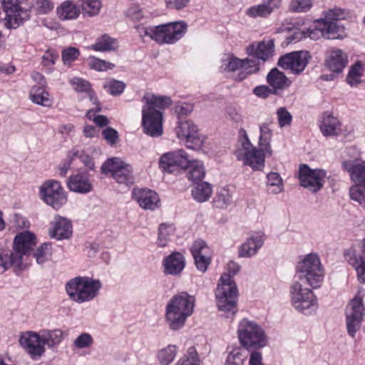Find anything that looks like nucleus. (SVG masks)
<instances>
[{
	"instance_id": "3",
	"label": "nucleus",
	"mask_w": 365,
	"mask_h": 365,
	"mask_svg": "<svg viewBox=\"0 0 365 365\" xmlns=\"http://www.w3.org/2000/svg\"><path fill=\"white\" fill-rule=\"evenodd\" d=\"M240 270V266L230 262L227 264V273H224L219 281L215 290L216 304L220 312L227 314V317H233L237 312L238 289L232 279L233 276Z\"/></svg>"
},
{
	"instance_id": "9",
	"label": "nucleus",
	"mask_w": 365,
	"mask_h": 365,
	"mask_svg": "<svg viewBox=\"0 0 365 365\" xmlns=\"http://www.w3.org/2000/svg\"><path fill=\"white\" fill-rule=\"evenodd\" d=\"M342 167L354 183L349 190L351 199L365 209V161L346 160Z\"/></svg>"
},
{
	"instance_id": "48",
	"label": "nucleus",
	"mask_w": 365,
	"mask_h": 365,
	"mask_svg": "<svg viewBox=\"0 0 365 365\" xmlns=\"http://www.w3.org/2000/svg\"><path fill=\"white\" fill-rule=\"evenodd\" d=\"M88 66L91 68L98 71L111 70L115 67L113 63L101 60L94 56H91L88 58Z\"/></svg>"
},
{
	"instance_id": "16",
	"label": "nucleus",
	"mask_w": 365,
	"mask_h": 365,
	"mask_svg": "<svg viewBox=\"0 0 365 365\" xmlns=\"http://www.w3.org/2000/svg\"><path fill=\"white\" fill-rule=\"evenodd\" d=\"M176 134L179 139L185 140L192 145L188 148L201 149L206 138L199 134L197 126L190 120L180 121L176 128Z\"/></svg>"
},
{
	"instance_id": "56",
	"label": "nucleus",
	"mask_w": 365,
	"mask_h": 365,
	"mask_svg": "<svg viewBox=\"0 0 365 365\" xmlns=\"http://www.w3.org/2000/svg\"><path fill=\"white\" fill-rule=\"evenodd\" d=\"M316 26L314 29H307L306 38H309L312 40H318L323 37L325 38V34L324 32L323 24L321 22H315Z\"/></svg>"
},
{
	"instance_id": "27",
	"label": "nucleus",
	"mask_w": 365,
	"mask_h": 365,
	"mask_svg": "<svg viewBox=\"0 0 365 365\" xmlns=\"http://www.w3.org/2000/svg\"><path fill=\"white\" fill-rule=\"evenodd\" d=\"M68 186L70 190L78 193H88L92 191L93 185L86 175L78 173L68 178Z\"/></svg>"
},
{
	"instance_id": "54",
	"label": "nucleus",
	"mask_w": 365,
	"mask_h": 365,
	"mask_svg": "<svg viewBox=\"0 0 365 365\" xmlns=\"http://www.w3.org/2000/svg\"><path fill=\"white\" fill-rule=\"evenodd\" d=\"M93 343V339L88 333L81 334L74 341L73 345L78 349L90 347Z\"/></svg>"
},
{
	"instance_id": "58",
	"label": "nucleus",
	"mask_w": 365,
	"mask_h": 365,
	"mask_svg": "<svg viewBox=\"0 0 365 365\" xmlns=\"http://www.w3.org/2000/svg\"><path fill=\"white\" fill-rule=\"evenodd\" d=\"M197 269L205 272L210 264V255H202L193 257Z\"/></svg>"
},
{
	"instance_id": "25",
	"label": "nucleus",
	"mask_w": 365,
	"mask_h": 365,
	"mask_svg": "<svg viewBox=\"0 0 365 365\" xmlns=\"http://www.w3.org/2000/svg\"><path fill=\"white\" fill-rule=\"evenodd\" d=\"M346 55L340 49H334L327 53L325 66L334 73H341L347 63Z\"/></svg>"
},
{
	"instance_id": "47",
	"label": "nucleus",
	"mask_w": 365,
	"mask_h": 365,
	"mask_svg": "<svg viewBox=\"0 0 365 365\" xmlns=\"http://www.w3.org/2000/svg\"><path fill=\"white\" fill-rule=\"evenodd\" d=\"M200 361L194 347L188 349L187 354L180 358L175 365H200Z\"/></svg>"
},
{
	"instance_id": "11",
	"label": "nucleus",
	"mask_w": 365,
	"mask_h": 365,
	"mask_svg": "<svg viewBox=\"0 0 365 365\" xmlns=\"http://www.w3.org/2000/svg\"><path fill=\"white\" fill-rule=\"evenodd\" d=\"M223 62L225 70L235 73L232 78L237 81H243L249 75L259 70V63L248 58L240 59L233 55H228Z\"/></svg>"
},
{
	"instance_id": "32",
	"label": "nucleus",
	"mask_w": 365,
	"mask_h": 365,
	"mask_svg": "<svg viewBox=\"0 0 365 365\" xmlns=\"http://www.w3.org/2000/svg\"><path fill=\"white\" fill-rule=\"evenodd\" d=\"M212 186L207 182H197L192 189V197L200 203L207 201L212 196Z\"/></svg>"
},
{
	"instance_id": "61",
	"label": "nucleus",
	"mask_w": 365,
	"mask_h": 365,
	"mask_svg": "<svg viewBox=\"0 0 365 365\" xmlns=\"http://www.w3.org/2000/svg\"><path fill=\"white\" fill-rule=\"evenodd\" d=\"M58 58V54L53 50L48 49L42 56V63L45 66L55 64Z\"/></svg>"
},
{
	"instance_id": "24",
	"label": "nucleus",
	"mask_w": 365,
	"mask_h": 365,
	"mask_svg": "<svg viewBox=\"0 0 365 365\" xmlns=\"http://www.w3.org/2000/svg\"><path fill=\"white\" fill-rule=\"evenodd\" d=\"M163 264L165 274L178 275L185 267V259L182 253L174 252L163 259Z\"/></svg>"
},
{
	"instance_id": "10",
	"label": "nucleus",
	"mask_w": 365,
	"mask_h": 365,
	"mask_svg": "<svg viewBox=\"0 0 365 365\" xmlns=\"http://www.w3.org/2000/svg\"><path fill=\"white\" fill-rule=\"evenodd\" d=\"M364 316L363 295L361 292H358L346 308V324L349 336H355L356 333L361 329Z\"/></svg>"
},
{
	"instance_id": "22",
	"label": "nucleus",
	"mask_w": 365,
	"mask_h": 365,
	"mask_svg": "<svg viewBox=\"0 0 365 365\" xmlns=\"http://www.w3.org/2000/svg\"><path fill=\"white\" fill-rule=\"evenodd\" d=\"M265 235L262 232L252 233L238 248V256L250 258L256 255L262 247Z\"/></svg>"
},
{
	"instance_id": "37",
	"label": "nucleus",
	"mask_w": 365,
	"mask_h": 365,
	"mask_svg": "<svg viewBox=\"0 0 365 365\" xmlns=\"http://www.w3.org/2000/svg\"><path fill=\"white\" fill-rule=\"evenodd\" d=\"M232 202V192L227 187H222L217 190L214 198L215 206L220 209H226Z\"/></svg>"
},
{
	"instance_id": "49",
	"label": "nucleus",
	"mask_w": 365,
	"mask_h": 365,
	"mask_svg": "<svg viewBox=\"0 0 365 365\" xmlns=\"http://www.w3.org/2000/svg\"><path fill=\"white\" fill-rule=\"evenodd\" d=\"M312 0H292L289 9L293 12H307L312 7Z\"/></svg>"
},
{
	"instance_id": "23",
	"label": "nucleus",
	"mask_w": 365,
	"mask_h": 365,
	"mask_svg": "<svg viewBox=\"0 0 365 365\" xmlns=\"http://www.w3.org/2000/svg\"><path fill=\"white\" fill-rule=\"evenodd\" d=\"M133 196L143 209L154 210L159 207V197L153 190L148 189L135 190Z\"/></svg>"
},
{
	"instance_id": "63",
	"label": "nucleus",
	"mask_w": 365,
	"mask_h": 365,
	"mask_svg": "<svg viewBox=\"0 0 365 365\" xmlns=\"http://www.w3.org/2000/svg\"><path fill=\"white\" fill-rule=\"evenodd\" d=\"M89 98L90 101L92 102V103L95 106V108L89 109L86 113V117L93 120V117L96 115V112H99L101 110V105L97 99V97L95 96V94L90 93L89 94Z\"/></svg>"
},
{
	"instance_id": "39",
	"label": "nucleus",
	"mask_w": 365,
	"mask_h": 365,
	"mask_svg": "<svg viewBox=\"0 0 365 365\" xmlns=\"http://www.w3.org/2000/svg\"><path fill=\"white\" fill-rule=\"evenodd\" d=\"M175 228L173 225L162 224L158 229V236L156 244L159 247H166L174 235Z\"/></svg>"
},
{
	"instance_id": "34",
	"label": "nucleus",
	"mask_w": 365,
	"mask_h": 365,
	"mask_svg": "<svg viewBox=\"0 0 365 365\" xmlns=\"http://www.w3.org/2000/svg\"><path fill=\"white\" fill-rule=\"evenodd\" d=\"M185 170H187V177L188 180L195 183L200 182L205 177L203 163L198 160H190L188 159Z\"/></svg>"
},
{
	"instance_id": "31",
	"label": "nucleus",
	"mask_w": 365,
	"mask_h": 365,
	"mask_svg": "<svg viewBox=\"0 0 365 365\" xmlns=\"http://www.w3.org/2000/svg\"><path fill=\"white\" fill-rule=\"evenodd\" d=\"M43 346H47L53 349L56 347L63 340L64 332L59 329H43L39 331Z\"/></svg>"
},
{
	"instance_id": "6",
	"label": "nucleus",
	"mask_w": 365,
	"mask_h": 365,
	"mask_svg": "<svg viewBox=\"0 0 365 365\" xmlns=\"http://www.w3.org/2000/svg\"><path fill=\"white\" fill-rule=\"evenodd\" d=\"M138 29L142 36H149L159 44H173L185 35L187 24L179 21L154 27H138Z\"/></svg>"
},
{
	"instance_id": "33",
	"label": "nucleus",
	"mask_w": 365,
	"mask_h": 365,
	"mask_svg": "<svg viewBox=\"0 0 365 365\" xmlns=\"http://www.w3.org/2000/svg\"><path fill=\"white\" fill-rule=\"evenodd\" d=\"M29 97L33 103L42 106L50 107L53 104V101L49 93L45 91L43 86H32Z\"/></svg>"
},
{
	"instance_id": "38",
	"label": "nucleus",
	"mask_w": 365,
	"mask_h": 365,
	"mask_svg": "<svg viewBox=\"0 0 365 365\" xmlns=\"http://www.w3.org/2000/svg\"><path fill=\"white\" fill-rule=\"evenodd\" d=\"M242 346H236L227 353L225 365H244L247 359V354Z\"/></svg>"
},
{
	"instance_id": "28",
	"label": "nucleus",
	"mask_w": 365,
	"mask_h": 365,
	"mask_svg": "<svg viewBox=\"0 0 365 365\" xmlns=\"http://www.w3.org/2000/svg\"><path fill=\"white\" fill-rule=\"evenodd\" d=\"M11 267L21 269L24 266L21 262L19 255H15L11 250H0V274Z\"/></svg>"
},
{
	"instance_id": "35",
	"label": "nucleus",
	"mask_w": 365,
	"mask_h": 365,
	"mask_svg": "<svg viewBox=\"0 0 365 365\" xmlns=\"http://www.w3.org/2000/svg\"><path fill=\"white\" fill-rule=\"evenodd\" d=\"M349 16H350V13L348 10L336 7L324 11L323 17L316 19L314 22H337V21L345 19Z\"/></svg>"
},
{
	"instance_id": "52",
	"label": "nucleus",
	"mask_w": 365,
	"mask_h": 365,
	"mask_svg": "<svg viewBox=\"0 0 365 365\" xmlns=\"http://www.w3.org/2000/svg\"><path fill=\"white\" fill-rule=\"evenodd\" d=\"M80 55L79 50L75 47H68L62 51L61 58L65 65L70 66Z\"/></svg>"
},
{
	"instance_id": "5",
	"label": "nucleus",
	"mask_w": 365,
	"mask_h": 365,
	"mask_svg": "<svg viewBox=\"0 0 365 365\" xmlns=\"http://www.w3.org/2000/svg\"><path fill=\"white\" fill-rule=\"evenodd\" d=\"M195 299L187 292L173 296L165 306V319L168 327L173 331L181 329L194 311Z\"/></svg>"
},
{
	"instance_id": "2",
	"label": "nucleus",
	"mask_w": 365,
	"mask_h": 365,
	"mask_svg": "<svg viewBox=\"0 0 365 365\" xmlns=\"http://www.w3.org/2000/svg\"><path fill=\"white\" fill-rule=\"evenodd\" d=\"M259 136L257 147L250 142L247 131L241 128L239 131V140L235 155L243 165L251 167L254 170H262L264 168V159L271 156V140L272 131L269 124L263 123L259 125Z\"/></svg>"
},
{
	"instance_id": "44",
	"label": "nucleus",
	"mask_w": 365,
	"mask_h": 365,
	"mask_svg": "<svg viewBox=\"0 0 365 365\" xmlns=\"http://www.w3.org/2000/svg\"><path fill=\"white\" fill-rule=\"evenodd\" d=\"M54 8L51 0H32L29 6V11L34 10L37 14H48Z\"/></svg>"
},
{
	"instance_id": "4",
	"label": "nucleus",
	"mask_w": 365,
	"mask_h": 365,
	"mask_svg": "<svg viewBox=\"0 0 365 365\" xmlns=\"http://www.w3.org/2000/svg\"><path fill=\"white\" fill-rule=\"evenodd\" d=\"M145 104L142 110V125L145 133L151 137H159L163 133V114L157 108L168 107L171 99L168 96L146 94L143 97Z\"/></svg>"
},
{
	"instance_id": "14",
	"label": "nucleus",
	"mask_w": 365,
	"mask_h": 365,
	"mask_svg": "<svg viewBox=\"0 0 365 365\" xmlns=\"http://www.w3.org/2000/svg\"><path fill=\"white\" fill-rule=\"evenodd\" d=\"M327 178L326 171L322 169H311L304 164L300 165L299 178L300 185L312 192L322 189Z\"/></svg>"
},
{
	"instance_id": "45",
	"label": "nucleus",
	"mask_w": 365,
	"mask_h": 365,
	"mask_svg": "<svg viewBox=\"0 0 365 365\" xmlns=\"http://www.w3.org/2000/svg\"><path fill=\"white\" fill-rule=\"evenodd\" d=\"M115 40L107 35H103L98 38L96 43L91 46V48L96 51H108L115 49Z\"/></svg>"
},
{
	"instance_id": "8",
	"label": "nucleus",
	"mask_w": 365,
	"mask_h": 365,
	"mask_svg": "<svg viewBox=\"0 0 365 365\" xmlns=\"http://www.w3.org/2000/svg\"><path fill=\"white\" fill-rule=\"evenodd\" d=\"M237 333L240 344L245 349H262L267 344V337L262 327L247 318L239 322Z\"/></svg>"
},
{
	"instance_id": "21",
	"label": "nucleus",
	"mask_w": 365,
	"mask_h": 365,
	"mask_svg": "<svg viewBox=\"0 0 365 365\" xmlns=\"http://www.w3.org/2000/svg\"><path fill=\"white\" fill-rule=\"evenodd\" d=\"M245 52L250 56H253L263 62L267 61L274 55V41L272 39H267L262 41L253 42L247 46Z\"/></svg>"
},
{
	"instance_id": "46",
	"label": "nucleus",
	"mask_w": 365,
	"mask_h": 365,
	"mask_svg": "<svg viewBox=\"0 0 365 365\" xmlns=\"http://www.w3.org/2000/svg\"><path fill=\"white\" fill-rule=\"evenodd\" d=\"M361 64L356 63L351 68L346 77V81L351 86H356L361 83Z\"/></svg>"
},
{
	"instance_id": "36",
	"label": "nucleus",
	"mask_w": 365,
	"mask_h": 365,
	"mask_svg": "<svg viewBox=\"0 0 365 365\" xmlns=\"http://www.w3.org/2000/svg\"><path fill=\"white\" fill-rule=\"evenodd\" d=\"M325 38L341 39L346 36L345 28L337 22H323Z\"/></svg>"
},
{
	"instance_id": "13",
	"label": "nucleus",
	"mask_w": 365,
	"mask_h": 365,
	"mask_svg": "<svg viewBox=\"0 0 365 365\" xmlns=\"http://www.w3.org/2000/svg\"><path fill=\"white\" fill-rule=\"evenodd\" d=\"M101 171L104 174L110 173L118 183L128 185L133 182L131 165L125 163L120 158L108 159L103 164Z\"/></svg>"
},
{
	"instance_id": "62",
	"label": "nucleus",
	"mask_w": 365,
	"mask_h": 365,
	"mask_svg": "<svg viewBox=\"0 0 365 365\" xmlns=\"http://www.w3.org/2000/svg\"><path fill=\"white\" fill-rule=\"evenodd\" d=\"M102 135L106 142L111 145H114L118 139V133L113 128H106L103 130Z\"/></svg>"
},
{
	"instance_id": "55",
	"label": "nucleus",
	"mask_w": 365,
	"mask_h": 365,
	"mask_svg": "<svg viewBox=\"0 0 365 365\" xmlns=\"http://www.w3.org/2000/svg\"><path fill=\"white\" fill-rule=\"evenodd\" d=\"M190 251L193 257L210 254V249L202 240H195L191 246Z\"/></svg>"
},
{
	"instance_id": "50",
	"label": "nucleus",
	"mask_w": 365,
	"mask_h": 365,
	"mask_svg": "<svg viewBox=\"0 0 365 365\" xmlns=\"http://www.w3.org/2000/svg\"><path fill=\"white\" fill-rule=\"evenodd\" d=\"M51 245L48 243H43L37 248L33 255L38 264H43L48 259L51 254Z\"/></svg>"
},
{
	"instance_id": "40",
	"label": "nucleus",
	"mask_w": 365,
	"mask_h": 365,
	"mask_svg": "<svg viewBox=\"0 0 365 365\" xmlns=\"http://www.w3.org/2000/svg\"><path fill=\"white\" fill-rule=\"evenodd\" d=\"M266 185L268 191L272 194H279L284 190L282 178L276 172H270L267 174Z\"/></svg>"
},
{
	"instance_id": "7",
	"label": "nucleus",
	"mask_w": 365,
	"mask_h": 365,
	"mask_svg": "<svg viewBox=\"0 0 365 365\" xmlns=\"http://www.w3.org/2000/svg\"><path fill=\"white\" fill-rule=\"evenodd\" d=\"M101 282L86 277H76L66 284V290L70 299L76 303H83L93 299L98 294Z\"/></svg>"
},
{
	"instance_id": "20",
	"label": "nucleus",
	"mask_w": 365,
	"mask_h": 365,
	"mask_svg": "<svg viewBox=\"0 0 365 365\" xmlns=\"http://www.w3.org/2000/svg\"><path fill=\"white\" fill-rule=\"evenodd\" d=\"M73 233L71 220L67 217L56 215L48 229L50 237L57 240L70 239Z\"/></svg>"
},
{
	"instance_id": "29",
	"label": "nucleus",
	"mask_w": 365,
	"mask_h": 365,
	"mask_svg": "<svg viewBox=\"0 0 365 365\" xmlns=\"http://www.w3.org/2000/svg\"><path fill=\"white\" fill-rule=\"evenodd\" d=\"M56 13L61 21L75 20L80 16L81 9L73 1L67 0L57 7Z\"/></svg>"
},
{
	"instance_id": "57",
	"label": "nucleus",
	"mask_w": 365,
	"mask_h": 365,
	"mask_svg": "<svg viewBox=\"0 0 365 365\" xmlns=\"http://www.w3.org/2000/svg\"><path fill=\"white\" fill-rule=\"evenodd\" d=\"M70 83L73 86V88L78 92L88 93V95L90 93L93 94L92 92L90 91V83L82 78L74 77L70 80Z\"/></svg>"
},
{
	"instance_id": "43",
	"label": "nucleus",
	"mask_w": 365,
	"mask_h": 365,
	"mask_svg": "<svg viewBox=\"0 0 365 365\" xmlns=\"http://www.w3.org/2000/svg\"><path fill=\"white\" fill-rule=\"evenodd\" d=\"M176 353V346L168 345L158 351L157 359L161 365H169L174 360Z\"/></svg>"
},
{
	"instance_id": "30",
	"label": "nucleus",
	"mask_w": 365,
	"mask_h": 365,
	"mask_svg": "<svg viewBox=\"0 0 365 365\" xmlns=\"http://www.w3.org/2000/svg\"><path fill=\"white\" fill-rule=\"evenodd\" d=\"M267 81L272 87L274 93L290 86L291 81L277 68H272L267 76Z\"/></svg>"
},
{
	"instance_id": "41",
	"label": "nucleus",
	"mask_w": 365,
	"mask_h": 365,
	"mask_svg": "<svg viewBox=\"0 0 365 365\" xmlns=\"http://www.w3.org/2000/svg\"><path fill=\"white\" fill-rule=\"evenodd\" d=\"M273 11L274 10L264 2L250 6L246 10L245 14L252 19L267 18Z\"/></svg>"
},
{
	"instance_id": "17",
	"label": "nucleus",
	"mask_w": 365,
	"mask_h": 365,
	"mask_svg": "<svg viewBox=\"0 0 365 365\" xmlns=\"http://www.w3.org/2000/svg\"><path fill=\"white\" fill-rule=\"evenodd\" d=\"M309 58L308 51H294L282 56L278 61V65L294 74H299L306 68Z\"/></svg>"
},
{
	"instance_id": "1",
	"label": "nucleus",
	"mask_w": 365,
	"mask_h": 365,
	"mask_svg": "<svg viewBox=\"0 0 365 365\" xmlns=\"http://www.w3.org/2000/svg\"><path fill=\"white\" fill-rule=\"evenodd\" d=\"M324 275V269L317 254H309L299 262L297 280L290 287L291 302L296 310L305 312L317 306V299L313 292L304 286L308 284L314 289L319 287Z\"/></svg>"
},
{
	"instance_id": "12",
	"label": "nucleus",
	"mask_w": 365,
	"mask_h": 365,
	"mask_svg": "<svg viewBox=\"0 0 365 365\" xmlns=\"http://www.w3.org/2000/svg\"><path fill=\"white\" fill-rule=\"evenodd\" d=\"M41 199L48 205L58 210L67 202V195L61 184L54 180L44 182L39 188Z\"/></svg>"
},
{
	"instance_id": "42",
	"label": "nucleus",
	"mask_w": 365,
	"mask_h": 365,
	"mask_svg": "<svg viewBox=\"0 0 365 365\" xmlns=\"http://www.w3.org/2000/svg\"><path fill=\"white\" fill-rule=\"evenodd\" d=\"M79 3L84 15L92 17L100 12L101 3L98 0H79Z\"/></svg>"
},
{
	"instance_id": "60",
	"label": "nucleus",
	"mask_w": 365,
	"mask_h": 365,
	"mask_svg": "<svg viewBox=\"0 0 365 365\" xmlns=\"http://www.w3.org/2000/svg\"><path fill=\"white\" fill-rule=\"evenodd\" d=\"M361 264L357 268V275L361 282L365 283V238L362 242V250L360 255Z\"/></svg>"
},
{
	"instance_id": "15",
	"label": "nucleus",
	"mask_w": 365,
	"mask_h": 365,
	"mask_svg": "<svg viewBox=\"0 0 365 365\" xmlns=\"http://www.w3.org/2000/svg\"><path fill=\"white\" fill-rule=\"evenodd\" d=\"M187 163L188 155L182 149L165 153L159 159L160 168L168 173L184 170Z\"/></svg>"
},
{
	"instance_id": "51",
	"label": "nucleus",
	"mask_w": 365,
	"mask_h": 365,
	"mask_svg": "<svg viewBox=\"0 0 365 365\" xmlns=\"http://www.w3.org/2000/svg\"><path fill=\"white\" fill-rule=\"evenodd\" d=\"M277 121L280 128L290 125L292 121V115L285 107H280L276 112Z\"/></svg>"
},
{
	"instance_id": "59",
	"label": "nucleus",
	"mask_w": 365,
	"mask_h": 365,
	"mask_svg": "<svg viewBox=\"0 0 365 365\" xmlns=\"http://www.w3.org/2000/svg\"><path fill=\"white\" fill-rule=\"evenodd\" d=\"M344 257L346 260L357 269L361 264V259L356 250L352 247L347 249L344 252Z\"/></svg>"
},
{
	"instance_id": "53",
	"label": "nucleus",
	"mask_w": 365,
	"mask_h": 365,
	"mask_svg": "<svg viewBox=\"0 0 365 365\" xmlns=\"http://www.w3.org/2000/svg\"><path fill=\"white\" fill-rule=\"evenodd\" d=\"M125 86L123 82L117 80H110L104 85L106 91L113 96H118L122 93Z\"/></svg>"
},
{
	"instance_id": "26",
	"label": "nucleus",
	"mask_w": 365,
	"mask_h": 365,
	"mask_svg": "<svg viewBox=\"0 0 365 365\" xmlns=\"http://www.w3.org/2000/svg\"><path fill=\"white\" fill-rule=\"evenodd\" d=\"M319 128L323 135L326 137L337 136L342 132L339 120L329 113L323 115Z\"/></svg>"
},
{
	"instance_id": "19",
	"label": "nucleus",
	"mask_w": 365,
	"mask_h": 365,
	"mask_svg": "<svg viewBox=\"0 0 365 365\" xmlns=\"http://www.w3.org/2000/svg\"><path fill=\"white\" fill-rule=\"evenodd\" d=\"M19 343L33 359H39L45 352L39 332L29 331L21 334Z\"/></svg>"
},
{
	"instance_id": "64",
	"label": "nucleus",
	"mask_w": 365,
	"mask_h": 365,
	"mask_svg": "<svg viewBox=\"0 0 365 365\" xmlns=\"http://www.w3.org/2000/svg\"><path fill=\"white\" fill-rule=\"evenodd\" d=\"M253 93L259 98H267L274 93V90H272L267 86H258L253 89Z\"/></svg>"
},
{
	"instance_id": "18",
	"label": "nucleus",
	"mask_w": 365,
	"mask_h": 365,
	"mask_svg": "<svg viewBox=\"0 0 365 365\" xmlns=\"http://www.w3.org/2000/svg\"><path fill=\"white\" fill-rule=\"evenodd\" d=\"M36 244V236L29 231L19 232L15 236L11 250L15 255L16 254L19 255L21 262L24 267L26 265L25 258L28 257Z\"/></svg>"
}]
</instances>
